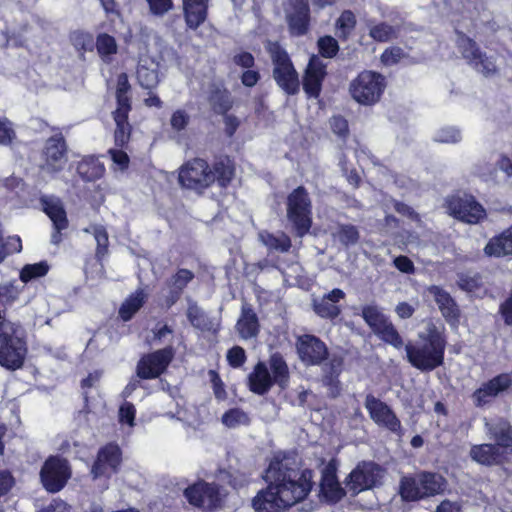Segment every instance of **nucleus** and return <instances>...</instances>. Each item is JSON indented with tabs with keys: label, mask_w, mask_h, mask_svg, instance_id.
<instances>
[{
	"label": "nucleus",
	"mask_w": 512,
	"mask_h": 512,
	"mask_svg": "<svg viewBox=\"0 0 512 512\" xmlns=\"http://www.w3.org/2000/svg\"><path fill=\"white\" fill-rule=\"evenodd\" d=\"M484 252L490 257H503L512 254V226L499 236L490 239L484 248Z\"/></svg>",
	"instance_id": "obj_31"
},
{
	"label": "nucleus",
	"mask_w": 512,
	"mask_h": 512,
	"mask_svg": "<svg viewBox=\"0 0 512 512\" xmlns=\"http://www.w3.org/2000/svg\"><path fill=\"white\" fill-rule=\"evenodd\" d=\"M212 173L215 175V181L221 187H226L234 176V167L230 159L223 158L214 164Z\"/></svg>",
	"instance_id": "obj_39"
},
{
	"label": "nucleus",
	"mask_w": 512,
	"mask_h": 512,
	"mask_svg": "<svg viewBox=\"0 0 512 512\" xmlns=\"http://www.w3.org/2000/svg\"><path fill=\"white\" fill-rule=\"evenodd\" d=\"M71 477V470L66 459L49 457L40 471V479L44 488L51 492H59Z\"/></svg>",
	"instance_id": "obj_10"
},
{
	"label": "nucleus",
	"mask_w": 512,
	"mask_h": 512,
	"mask_svg": "<svg viewBox=\"0 0 512 512\" xmlns=\"http://www.w3.org/2000/svg\"><path fill=\"white\" fill-rule=\"evenodd\" d=\"M189 122H190V116L183 109L176 110L170 118V125H171L172 129L177 132H180V131L186 129Z\"/></svg>",
	"instance_id": "obj_56"
},
{
	"label": "nucleus",
	"mask_w": 512,
	"mask_h": 512,
	"mask_svg": "<svg viewBox=\"0 0 512 512\" xmlns=\"http://www.w3.org/2000/svg\"><path fill=\"white\" fill-rule=\"evenodd\" d=\"M225 478L229 485H231L234 489H240L249 484L250 478L249 476L240 471H235L233 473L223 472Z\"/></svg>",
	"instance_id": "obj_57"
},
{
	"label": "nucleus",
	"mask_w": 512,
	"mask_h": 512,
	"mask_svg": "<svg viewBox=\"0 0 512 512\" xmlns=\"http://www.w3.org/2000/svg\"><path fill=\"white\" fill-rule=\"evenodd\" d=\"M311 201L304 187L299 186L287 198V217L302 237L311 227Z\"/></svg>",
	"instance_id": "obj_7"
},
{
	"label": "nucleus",
	"mask_w": 512,
	"mask_h": 512,
	"mask_svg": "<svg viewBox=\"0 0 512 512\" xmlns=\"http://www.w3.org/2000/svg\"><path fill=\"white\" fill-rule=\"evenodd\" d=\"M268 52L273 63V78L288 95L299 92L300 82L289 55L278 43H269Z\"/></svg>",
	"instance_id": "obj_4"
},
{
	"label": "nucleus",
	"mask_w": 512,
	"mask_h": 512,
	"mask_svg": "<svg viewBox=\"0 0 512 512\" xmlns=\"http://www.w3.org/2000/svg\"><path fill=\"white\" fill-rule=\"evenodd\" d=\"M336 25L340 30L341 36L346 37L356 25L355 15L350 10L343 11Z\"/></svg>",
	"instance_id": "obj_52"
},
{
	"label": "nucleus",
	"mask_w": 512,
	"mask_h": 512,
	"mask_svg": "<svg viewBox=\"0 0 512 512\" xmlns=\"http://www.w3.org/2000/svg\"><path fill=\"white\" fill-rule=\"evenodd\" d=\"M104 172V165L94 156L84 157L77 165V173L87 182L100 179Z\"/></svg>",
	"instance_id": "obj_34"
},
{
	"label": "nucleus",
	"mask_w": 512,
	"mask_h": 512,
	"mask_svg": "<svg viewBox=\"0 0 512 512\" xmlns=\"http://www.w3.org/2000/svg\"><path fill=\"white\" fill-rule=\"evenodd\" d=\"M297 352L301 361L307 365H320L328 356L325 343L308 334L298 337Z\"/></svg>",
	"instance_id": "obj_18"
},
{
	"label": "nucleus",
	"mask_w": 512,
	"mask_h": 512,
	"mask_svg": "<svg viewBox=\"0 0 512 512\" xmlns=\"http://www.w3.org/2000/svg\"><path fill=\"white\" fill-rule=\"evenodd\" d=\"M187 318L195 328L209 331L212 327L211 321L196 303H190L187 309Z\"/></svg>",
	"instance_id": "obj_41"
},
{
	"label": "nucleus",
	"mask_w": 512,
	"mask_h": 512,
	"mask_svg": "<svg viewBox=\"0 0 512 512\" xmlns=\"http://www.w3.org/2000/svg\"><path fill=\"white\" fill-rule=\"evenodd\" d=\"M320 487L321 492L329 501L336 502L345 495L344 489L341 488L337 480L336 468L333 464L329 463L322 470Z\"/></svg>",
	"instance_id": "obj_28"
},
{
	"label": "nucleus",
	"mask_w": 512,
	"mask_h": 512,
	"mask_svg": "<svg viewBox=\"0 0 512 512\" xmlns=\"http://www.w3.org/2000/svg\"><path fill=\"white\" fill-rule=\"evenodd\" d=\"M365 408L369 412L370 418L381 427L399 434L401 432V422L392 409L383 401L372 394L365 398Z\"/></svg>",
	"instance_id": "obj_16"
},
{
	"label": "nucleus",
	"mask_w": 512,
	"mask_h": 512,
	"mask_svg": "<svg viewBox=\"0 0 512 512\" xmlns=\"http://www.w3.org/2000/svg\"><path fill=\"white\" fill-rule=\"evenodd\" d=\"M136 409L130 402H124L119 409V421L130 427L134 426Z\"/></svg>",
	"instance_id": "obj_58"
},
{
	"label": "nucleus",
	"mask_w": 512,
	"mask_h": 512,
	"mask_svg": "<svg viewBox=\"0 0 512 512\" xmlns=\"http://www.w3.org/2000/svg\"><path fill=\"white\" fill-rule=\"evenodd\" d=\"M484 426L489 439L494 440L495 445L503 448V451L512 457L511 423L503 417H497L491 421L485 420Z\"/></svg>",
	"instance_id": "obj_20"
},
{
	"label": "nucleus",
	"mask_w": 512,
	"mask_h": 512,
	"mask_svg": "<svg viewBox=\"0 0 512 512\" xmlns=\"http://www.w3.org/2000/svg\"><path fill=\"white\" fill-rule=\"evenodd\" d=\"M96 47L99 55L105 60H110V56L117 53V43L114 37L102 33L98 35Z\"/></svg>",
	"instance_id": "obj_42"
},
{
	"label": "nucleus",
	"mask_w": 512,
	"mask_h": 512,
	"mask_svg": "<svg viewBox=\"0 0 512 512\" xmlns=\"http://www.w3.org/2000/svg\"><path fill=\"white\" fill-rule=\"evenodd\" d=\"M15 137V132L12 128V124L6 118L0 117V144H10Z\"/></svg>",
	"instance_id": "obj_59"
},
{
	"label": "nucleus",
	"mask_w": 512,
	"mask_h": 512,
	"mask_svg": "<svg viewBox=\"0 0 512 512\" xmlns=\"http://www.w3.org/2000/svg\"><path fill=\"white\" fill-rule=\"evenodd\" d=\"M258 316L252 306L244 302L241 308V315L236 323V330L243 339H251L259 333Z\"/></svg>",
	"instance_id": "obj_26"
},
{
	"label": "nucleus",
	"mask_w": 512,
	"mask_h": 512,
	"mask_svg": "<svg viewBox=\"0 0 512 512\" xmlns=\"http://www.w3.org/2000/svg\"><path fill=\"white\" fill-rule=\"evenodd\" d=\"M184 495L191 505L204 510L220 507L223 498L219 485L205 481H199L187 487Z\"/></svg>",
	"instance_id": "obj_14"
},
{
	"label": "nucleus",
	"mask_w": 512,
	"mask_h": 512,
	"mask_svg": "<svg viewBox=\"0 0 512 512\" xmlns=\"http://www.w3.org/2000/svg\"><path fill=\"white\" fill-rule=\"evenodd\" d=\"M108 153L110 154L112 161L118 165L121 170L128 168L129 157L125 151L112 148Z\"/></svg>",
	"instance_id": "obj_64"
},
{
	"label": "nucleus",
	"mask_w": 512,
	"mask_h": 512,
	"mask_svg": "<svg viewBox=\"0 0 512 512\" xmlns=\"http://www.w3.org/2000/svg\"><path fill=\"white\" fill-rule=\"evenodd\" d=\"M405 56L402 48L393 46L385 49L381 55V62L386 66H392L397 64Z\"/></svg>",
	"instance_id": "obj_55"
},
{
	"label": "nucleus",
	"mask_w": 512,
	"mask_h": 512,
	"mask_svg": "<svg viewBox=\"0 0 512 512\" xmlns=\"http://www.w3.org/2000/svg\"><path fill=\"white\" fill-rule=\"evenodd\" d=\"M208 374H209V377H210V381L212 383V387H213V391H214L215 397L218 400L226 399L227 394H226V391H225V388H224V383L222 382L219 374L216 371H214V370H210Z\"/></svg>",
	"instance_id": "obj_60"
},
{
	"label": "nucleus",
	"mask_w": 512,
	"mask_h": 512,
	"mask_svg": "<svg viewBox=\"0 0 512 512\" xmlns=\"http://www.w3.org/2000/svg\"><path fill=\"white\" fill-rule=\"evenodd\" d=\"M159 59L158 56L149 57L144 54L140 56L136 76L138 83L144 89H153L158 85L160 81L158 74Z\"/></svg>",
	"instance_id": "obj_23"
},
{
	"label": "nucleus",
	"mask_w": 512,
	"mask_h": 512,
	"mask_svg": "<svg viewBox=\"0 0 512 512\" xmlns=\"http://www.w3.org/2000/svg\"><path fill=\"white\" fill-rule=\"evenodd\" d=\"M39 202L43 211L53 222L54 229L65 230L68 219L61 199L54 195H42Z\"/></svg>",
	"instance_id": "obj_25"
},
{
	"label": "nucleus",
	"mask_w": 512,
	"mask_h": 512,
	"mask_svg": "<svg viewBox=\"0 0 512 512\" xmlns=\"http://www.w3.org/2000/svg\"><path fill=\"white\" fill-rule=\"evenodd\" d=\"M285 18L292 36H303L309 31L310 8L308 0H289Z\"/></svg>",
	"instance_id": "obj_17"
},
{
	"label": "nucleus",
	"mask_w": 512,
	"mask_h": 512,
	"mask_svg": "<svg viewBox=\"0 0 512 512\" xmlns=\"http://www.w3.org/2000/svg\"><path fill=\"white\" fill-rule=\"evenodd\" d=\"M385 473V469L379 464L373 461H361L346 478V488L352 495L373 489L382 485Z\"/></svg>",
	"instance_id": "obj_5"
},
{
	"label": "nucleus",
	"mask_w": 512,
	"mask_h": 512,
	"mask_svg": "<svg viewBox=\"0 0 512 512\" xmlns=\"http://www.w3.org/2000/svg\"><path fill=\"white\" fill-rule=\"evenodd\" d=\"M469 456L473 461L485 466L508 463L512 458L503 451V448L494 443L473 445L470 449Z\"/></svg>",
	"instance_id": "obj_19"
},
{
	"label": "nucleus",
	"mask_w": 512,
	"mask_h": 512,
	"mask_svg": "<svg viewBox=\"0 0 512 512\" xmlns=\"http://www.w3.org/2000/svg\"><path fill=\"white\" fill-rule=\"evenodd\" d=\"M270 367L274 375V380L280 386H284L288 380V367L279 354H273L270 359Z\"/></svg>",
	"instance_id": "obj_43"
},
{
	"label": "nucleus",
	"mask_w": 512,
	"mask_h": 512,
	"mask_svg": "<svg viewBox=\"0 0 512 512\" xmlns=\"http://www.w3.org/2000/svg\"><path fill=\"white\" fill-rule=\"evenodd\" d=\"M421 343L405 345L407 360L409 363L421 370L432 371L441 366L444 361L446 341L442 333L434 324H429L427 333L420 334Z\"/></svg>",
	"instance_id": "obj_2"
},
{
	"label": "nucleus",
	"mask_w": 512,
	"mask_h": 512,
	"mask_svg": "<svg viewBox=\"0 0 512 512\" xmlns=\"http://www.w3.org/2000/svg\"><path fill=\"white\" fill-rule=\"evenodd\" d=\"M458 286L467 292H474L481 286V281L478 276H459Z\"/></svg>",
	"instance_id": "obj_61"
},
{
	"label": "nucleus",
	"mask_w": 512,
	"mask_h": 512,
	"mask_svg": "<svg viewBox=\"0 0 512 512\" xmlns=\"http://www.w3.org/2000/svg\"><path fill=\"white\" fill-rule=\"evenodd\" d=\"M146 295L139 290L132 294L120 307L119 315L124 321H128L142 307Z\"/></svg>",
	"instance_id": "obj_38"
},
{
	"label": "nucleus",
	"mask_w": 512,
	"mask_h": 512,
	"mask_svg": "<svg viewBox=\"0 0 512 512\" xmlns=\"http://www.w3.org/2000/svg\"><path fill=\"white\" fill-rule=\"evenodd\" d=\"M429 293L434 297L443 317L449 322L458 321L460 311L451 295L439 286H430Z\"/></svg>",
	"instance_id": "obj_27"
},
{
	"label": "nucleus",
	"mask_w": 512,
	"mask_h": 512,
	"mask_svg": "<svg viewBox=\"0 0 512 512\" xmlns=\"http://www.w3.org/2000/svg\"><path fill=\"white\" fill-rule=\"evenodd\" d=\"M361 315L371 330H373L387 318V316L382 312L381 308L374 304L363 306Z\"/></svg>",
	"instance_id": "obj_44"
},
{
	"label": "nucleus",
	"mask_w": 512,
	"mask_h": 512,
	"mask_svg": "<svg viewBox=\"0 0 512 512\" xmlns=\"http://www.w3.org/2000/svg\"><path fill=\"white\" fill-rule=\"evenodd\" d=\"M512 386V375L509 373L499 374L487 382H484L472 395V401L475 407L482 408L489 405L493 399Z\"/></svg>",
	"instance_id": "obj_15"
},
{
	"label": "nucleus",
	"mask_w": 512,
	"mask_h": 512,
	"mask_svg": "<svg viewBox=\"0 0 512 512\" xmlns=\"http://www.w3.org/2000/svg\"><path fill=\"white\" fill-rule=\"evenodd\" d=\"M326 65L317 57L312 56L305 70L303 89L309 97L317 98L321 92L322 81L326 75Z\"/></svg>",
	"instance_id": "obj_21"
},
{
	"label": "nucleus",
	"mask_w": 512,
	"mask_h": 512,
	"mask_svg": "<svg viewBox=\"0 0 512 512\" xmlns=\"http://www.w3.org/2000/svg\"><path fill=\"white\" fill-rule=\"evenodd\" d=\"M121 461V452L117 445L109 444L102 448L97 460L92 466L91 473L98 478L109 472H115Z\"/></svg>",
	"instance_id": "obj_22"
},
{
	"label": "nucleus",
	"mask_w": 512,
	"mask_h": 512,
	"mask_svg": "<svg viewBox=\"0 0 512 512\" xmlns=\"http://www.w3.org/2000/svg\"><path fill=\"white\" fill-rule=\"evenodd\" d=\"M445 488L446 480L442 475L423 471L401 479L400 495L406 501H416L440 494Z\"/></svg>",
	"instance_id": "obj_3"
},
{
	"label": "nucleus",
	"mask_w": 512,
	"mask_h": 512,
	"mask_svg": "<svg viewBox=\"0 0 512 512\" xmlns=\"http://www.w3.org/2000/svg\"><path fill=\"white\" fill-rule=\"evenodd\" d=\"M457 47L469 64L484 76H491L497 72V65L492 57L482 53L476 42L461 32H457Z\"/></svg>",
	"instance_id": "obj_8"
},
{
	"label": "nucleus",
	"mask_w": 512,
	"mask_h": 512,
	"mask_svg": "<svg viewBox=\"0 0 512 512\" xmlns=\"http://www.w3.org/2000/svg\"><path fill=\"white\" fill-rule=\"evenodd\" d=\"M258 238L271 251L285 253L291 248V240L284 232L270 233L264 230L259 232Z\"/></svg>",
	"instance_id": "obj_36"
},
{
	"label": "nucleus",
	"mask_w": 512,
	"mask_h": 512,
	"mask_svg": "<svg viewBox=\"0 0 512 512\" xmlns=\"http://www.w3.org/2000/svg\"><path fill=\"white\" fill-rule=\"evenodd\" d=\"M174 354V348L167 346L143 355L136 366L137 377L140 379H155L159 377L173 360Z\"/></svg>",
	"instance_id": "obj_11"
},
{
	"label": "nucleus",
	"mask_w": 512,
	"mask_h": 512,
	"mask_svg": "<svg viewBox=\"0 0 512 512\" xmlns=\"http://www.w3.org/2000/svg\"><path fill=\"white\" fill-rule=\"evenodd\" d=\"M337 236L339 241L345 246L354 245L359 240L358 229L350 224L340 225Z\"/></svg>",
	"instance_id": "obj_49"
},
{
	"label": "nucleus",
	"mask_w": 512,
	"mask_h": 512,
	"mask_svg": "<svg viewBox=\"0 0 512 512\" xmlns=\"http://www.w3.org/2000/svg\"><path fill=\"white\" fill-rule=\"evenodd\" d=\"M343 361L339 357H333L323 368L322 382L329 387V395L333 398L340 394V381L338 379L342 371Z\"/></svg>",
	"instance_id": "obj_30"
},
{
	"label": "nucleus",
	"mask_w": 512,
	"mask_h": 512,
	"mask_svg": "<svg viewBox=\"0 0 512 512\" xmlns=\"http://www.w3.org/2000/svg\"><path fill=\"white\" fill-rule=\"evenodd\" d=\"M194 278L193 272L188 269H180L168 282L169 295L167 296V304L173 305L180 297L183 289Z\"/></svg>",
	"instance_id": "obj_35"
},
{
	"label": "nucleus",
	"mask_w": 512,
	"mask_h": 512,
	"mask_svg": "<svg viewBox=\"0 0 512 512\" xmlns=\"http://www.w3.org/2000/svg\"><path fill=\"white\" fill-rule=\"evenodd\" d=\"M344 297L345 293L341 289L335 288L328 294L313 299V310L321 318L334 319L341 313L338 302Z\"/></svg>",
	"instance_id": "obj_24"
},
{
	"label": "nucleus",
	"mask_w": 512,
	"mask_h": 512,
	"mask_svg": "<svg viewBox=\"0 0 512 512\" xmlns=\"http://www.w3.org/2000/svg\"><path fill=\"white\" fill-rule=\"evenodd\" d=\"M42 157V171L55 174L64 168L67 162V145L61 132L55 133L46 140Z\"/></svg>",
	"instance_id": "obj_13"
},
{
	"label": "nucleus",
	"mask_w": 512,
	"mask_h": 512,
	"mask_svg": "<svg viewBox=\"0 0 512 512\" xmlns=\"http://www.w3.org/2000/svg\"><path fill=\"white\" fill-rule=\"evenodd\" d=\"M312 471H300L295 457H275L265 471L266 489L252 500L257 512H281L304 500L312 488Z\"/></svg>",
	"instance_id": "obj_1"
},
{
	"label": "nucleus",
	"mask_w": 512,
	"mask_h": 512,
	"mask_svg": "<svg viewBox=\"0 0 512 512\" xmlns=\"http://www.w3.org/2000/svg\"><path fill=\"white\" fill-rule=\"evenodd\" d=\"M460 139L461 133L454 127H443L434 134V140L439 143H457Z\"/></svg>",
	"instance_id": "obj_51"
},
{
	"label": "nucleus",
	"mask_w": 512,
	"mask_h": 512,
	"mask_svg": "<svg viewBox=\"0 0 512 512\" xmlns=\"http://www.w3.org/2000/svg\"><path fill=\"white\" fill-rule=\"evenodd\" d=\"M209 0H183L186 24L191 29L198 28L207 18Z\"/></svg>",
	"instance_id": "obj_29"
},
{
	"label": "nucleus",
	"mask_w": 512,
	"mask_h": 512,
	"mask_svg": "<svg viewBox=\"0 0 512 512\" xmlns=\"http://www.w3.org/2000/svg\"><path fill=\"white\" fill-rule=\"evenodd\" d=\"M222 423L228 428H236L249 423L248 415L241 409H230L222 416Z\"/></svg>",
	"instance_id": "obj_46"
},
{
	"label": "nucleus",
	"mask_w": 512,
	"mask_h": 512,
	"mask_svg": "<svg viewBox=\"0 0 512 512\" xmlns=\"http://www.w3.org/2000/svg\"><path fill=\"white\" fill-rule=\"evenodd\" d=\"M385 86V79L381 74L363 71L351 82L350 93L358 103L372 105L379 101Z\"/></svg>",
	"instance_id": "obj_6"
},
{
	"label": "nucleus",
	"mask_w": 512,
	"mask_h": 512,
	"mask_svg": "<svg viewBox=\"0 0 512 512\" xmlns=\"http://www.w3.org/2000/svg\"><path fill=\"white\" fill-rule=\"evenodd\" d=\"M399 26H392L386 22L374 25L369 30V36L378 42H388L398 37Z\"/></svg>",
	"instance_id": "obj_40"
},
{
	"label": "nucleus",
	"mask_w": 512,
	"mask_h": 512,
	"mask_svg": "<svg viewBox=\"0 0 512 512\" xmlns=\"http://www.w3.org/2000/svg\"><path fill=\"white\" fill-rule=\"evenodd\" d=\"M179 182L186 188L203 190L215 182V175L205 160L196 158L182 166Z\"/></svg>",
	"instance_id": "obj_9"
},
{
	"label": "nucleus",
	"mask_w": 512,
	"mask_h": 512,
	"mask_svg": "<svg viewBox=\"0 0 512 512\" xmlns=\"http://www.w3.org/2000/svg\"><path fill=\"white\" fill-rule=\"evenodd\" d=\"M372 331L382 341L392 345L397 349H400L404 346L403 338L388 317Z\"/></svg>",
	"instance_id": "obj_37"
},
{
	"label": "nucleus",
	"mask_w": 512,
	"mask_h": 512,
	"mask_svg": "<svg viewBox=\"0 0 512 512\" xmlns=\"http://www.w3.org/2000/svg\"><path fill=\"white\" fill-rule=\"evenodd\" d=\"M131 108H116L113 118L116 124L114 132L115 145L123 148L130 139L131 126L128 122V113Z\"/></svg>",
	"instance_id": "obj_32"
},
{
	"label": "nucleus",
	"mask_w": 512,
	"mask_h": 512,
	"mask_svg": "<svg viewBox=\"0 0 512 512\" xmlns=\"http://www.w3.org/2000/svg\"><path fill=\"white\" fill-rule=\"evenodd\" d=\"M48 270L49 266L45 261L34 264H27L22 268L20 272V279L26 283L32 279L46 275Z\"/></svg>",
	"instance_id": "obj_45"
},
{
	"label": "nucleus",
	"mask_w": 512,
	"mask_h": 512,
	"mask_svg": "<svg viewBox=\"0 0 512 512\" xmlns=\"http://www.w3.org/2000/svg\"><path fill=\"white\" fill-rule=\"evenodd\" d=\"M130 85L126 74H120L117 79L116 100L117 108H131L128 91Z\"/></svg>",
	"instance_id": "obj_47"
},
{
	"label": "nucleus",
	"mask_w": 512,
	"mask_h": 512,
	"mask_svg": "<svg viewBox=\"0 0 512 512\" xmlns=\"http://www.w3.org/2000/svg\"><path fill=\"white\" fill-rule=\"evenodd\" d=\"M251 391L259 395L265 394L272 385L271 375L264 363H258L249 376Z\"/></svg>",
	"instance_id": "obj_33"
},
{
	"label": "nucleus",
	"mask_w": 512,
	"mask_h": 512,
	"mask_svg": "<svg viewBox=\"0 0 512 512\" xmlns=\"http://www.w3.org/2000/svg\"><path fill=\"white\" fill-rule=\"evenodd\" d=\"M447 211L456 219L476 224L485 217V210L471 195H454L446 200Z\"/></svg>",
	"instance_id": "obj_12"
},
{
	"label": "nucleus",
	"mask_w": 512,
	"mask_h": 512,
	"mask_svg": "<svg viewBox=\"0 0 512 512\" xmlns=\"http://www.w3.org/2000/svg\"><path fill=\"white\" fill-rule=\"evenodd\" d=\"M70 40L78 51H91L94 46L93 37L87 32L75 31L71 34Z\"/></svg>",
	"instance_id": "obj_48"
},
{
	"label": "nucleus",
	"mask_w": 512,
	"mask_h": 512,
	"mask_svg": "<svg viewBox=\"0 0 512 512\" xmlns=\"http://www.w3.org/2000/svg\"><path fill=\"white\" fill-rule=\"evenodd\" d=\"M227 360L233 367H240L245 361V351L239 346L231 348L227 353Z\"/></svg>",
	"instance_id": "obj_63"
},
{
	"label": "nucleus",
	"mask_w": 512,
	"mask_h": 512,
	"mask_svg": "<svg viewBox=\"0 0 512 512\" xmlns=\"http://www.w3.org/2000/svg\"><path fill=\"white\" fill-rule=\"evenodd\" d=\"M318 47L321 55L326 58L334 57L339 50L338 42L331 36L321 37Z\"/></svg>",
	"instance_id": "obj_53"
},
{
	"label": "nucleus",
	"mask_w": 512,
	"mask_h": 512,
	"mask_svg": "<svg viewBox=\"0 0 512 512\" xmlns=\"http://www.w3.org/2000/svg\"><path fill=\"white\" fill-rule=\"evenodd\" d=\"M22 248L21 240L17 236L8 237L4 242L0 231V263L8 254L19 252Z\"/></svg>",
	"instance_id": "obj_50"
},
{
	"label": "nucleus",
	"mask_w": 512,
	"mask_h": 512,
	"mask_svg": "<svg viewBox=\"0 0 512 512\" xmlns=\"http://www.w3.org/2000/svg\"><path fill=\"white\" fill-rule=\"evenodd\" d=\"M332 131L340 137L348 134V122L341 116H334L329 121Z\"/></svg>",
	"instance_id": "obj_62"
},
{
	"label": "nucleus",
	"mask_w": 512,
	"mask_h": 512,
	"mask_svg": "<svg viewBox=\"0 0 512 512\" xmlns=\"http://www.w3.org/2000/svg\"><path fill=\"white\" fill-rule=\"evenodd\" d=\"M94 239L97 243L96 257L100 260L106 255L109 243L108 233L104 226L94 229Z\"/></svg>",
	"instance_id": "obj_54"
}]
</instances>
